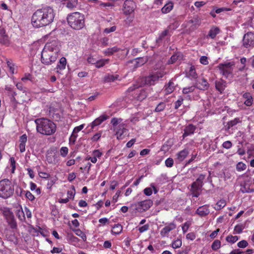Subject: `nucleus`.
Listing matches in <instances>:
<instances>
[{"instance_id":"1","label":"nucleus","mask_w":254,"mask_h":254,"mask_svg":"<svg viewBox=\"0 0 254 254\" xmlns=\"http://www.w3.org/2000/svg\"><path fill=\"white\" fill-rule=\"evenodd\" d=\"M55 13L50 6H46L37 9L31 18L33 26L36 28L44 27L51 24L54 20Z\"/></svg>"},{"instance_id":"2","label":"nucleus","mask_w":254,"mask_h":254,"mask_svg":"<svg viewBox=\"0 0 254 254\" xmlns=\"http://www.w3.org/2000/svg\"><path fill=\"white\" fill-rule=\"evenodd\" d=\"M37 131L45 135H51L57 130L56 125L52 121L45 118H40L35 120Z\"/></svg>"},{"instance_id":"3","label":"nucleus","mask_w":254,"mask_h":254,"mask_svg":"<svg viewBox=\"0 0 254 254\" xmlns=\"http://www.w3.org/2000/svg\"><path fill=\"white\" fill-rule=\"evenodd\" d=\"M67 21L68 25L75 30H80L85 26L84 15L78 12L68 15Z\"/></svg>"},{"instance_id":"4","label":"nucleus","mask_w":254,"mask_h":254,"mask_svg":"<svg viewBox=\"0 0 254 254\" xmlns=\"http://www.w3.org/2000/svg\"><path fill=\"white\" fill-rule=\"evenodd\" d=\"M14 188L11 182L8 179L2 180L0 181V197L7 198L13 193Z\"/></svg>"},{"instance_id":"5","label":"nucleus","mask_w":254,"mask_h":254,"mask_svg":"<svg viewBox=\"0 0 254 254\" xmlns=\"http://www.w3.org/2000/svg\"><path fill=\"white\" fill-rule=\"evenodd\" d=\"M166 72L163 69L157 71L151 72L149 75L145 76L144 78V83L147 85H154L159 80L163 77Z\"/></svg>"},{"instance_id":"6","label":"nucleus","mask_w":254,"mask_h":254,"mask_svg":"<svg viewBox=\"0 0 254 254\" xmlns=\"http://www.w3.org/2000/svg\"><path fill=\"white\" fill-rule=\"evenodd\" d=\"M206 175L204 174L199 175L198 178L195 182L191 185L190 191L193 197H197L200 195L199 191L203 185V180L205 179Z\"/></svg>"},{"instance_id":"7","label":"nucleus","mask_w":254,"mask_h":254,"mask_svg":"<svg viewBox=\"0 0 254 254\" xmlns=\"http://www.w3.org/2000/svg\"><path fill=\"white\" fill-rule=\"evenodd\" d=\"M58 56V54L44 48L41 53V62L46 65H50L56 61Z\"/></svg>"},{"instance_id":"8","label":"nucleus","mask_w":254,"mask_h":254,"mask_svg":"<svg viewBox=\"0 0 254 254\" xmlns=\"http://www.w3.org/2000/svg\"><path fill=\"white\" fill-rule=\"evenodd\" d=\"M235 64L234 62H228L223 64H220L218 65V68L220 72L226 78L232 77V73Z\"/></svg>"},{"instance_id":"9","label":"nucleus","mask_w":254,"mask_h":254,"mask_svg":"<svg viewBox=\"0 0 254 254\" xmlns=\"http://www.w3.org/2000/svg\"><path fill=\"white\" fill-rule=\"evenodd\" d=\"M2 214L10 227L11 229H16L17 227V223L12 212L7 208H4L2 210Z\"/></svg>"},{"instance_id":"10","label":"nucleus","mask_w":254,"mask_h":254,"mask_svg":"<svg viewBox=\"0 0 254 254\" xmlns=\"http://www.w3.org/2000/svg\"><path fill=\"white\" fill-rule=\"evenodd\" d=\"M61 46V43L58 40H54L47 42L44 48L46 50H49V51H51L52 52H55V53L59 54L60 51Z\"/></svg>"},{"instance_id":"11","label":"nucleus","mask_w":254,"mask_h":254,"mask_svg":"<svg viewBox=\"0 0 254 254\" xmlns=\"http://www.w3.org/2000/svg\"><path fill=\"white\" fill-rule=\"evenodd\" d=\"M135 8V3L132 0H126L123 7V13L126 15L131 14L134 12Z\"/></svg>"},{"instance_id":"12","label":"nucleus","mask_w":254,"mask_h":254,"mask_svg":"<svg viewBox=\"0 0 254 254\" xmlns=\"http://www.w3.org/2000/svg\"><path fill=\"white\" fill-rule=\"evenodd\" d=\"M152 204L153 202L150 199L141 201L135 204V209L139 212L145 211L148 210Z\"/></svg>"},{"instance_id":"13","label":"nucleus","mask_w":254,"mask_h":254,"mask_svg":"<svg viewBox=\"0 0 254 254\" xmlns=\"http://www.w3.org/2000/svg\"><path fill=\"white\" fill-rule=\"evenodd\" d=\"M243 46L246 48L254 46V34L251 32L244 35L243 39Z\"/></svg>"},{"instance_id":"14","label":"nucleus","mask_w":254,"mask_h":254,"mask_svg":"<svg viewBox=\"0 0 254 254\" xmlns=\"http://www.w3.org/2000/svg\"><path fill=\"white\" fill-rule=\"evenodd\" d=\"M0 44L6 46L10 44L9 36L6 33L5 30L1 27H0Z\"/></svg>"},{"instance_id":"15","label":"nucleus","mask_w":254,"mask_h":254,"mask_svg":"<svg viewBox=\"0 0 254 254\" xmlns=\"http://www.w3.org/2000/svg\"><path fill=\"white\" fill-rule=\"evenodd\" d=\"M176 228V225L174 222H171L164 227L160 231V235L162 237H168L170 231Z\"/></svg>"},{"instance_id":"16","label":"nucleus","mask_w":254,"mask_h":254,"mask_svg":"<svg viewBox=\"0 0 254 254\" xmlns=\"http://www.w3.org/2000/svg\"><path fill=\"white\" fill-rule=\"evenodd\" d=\"M116 131V134L117 135L118 139H122V135L126 133L127 131L126 125L125 124H120L116 128L114 129Z\"/></svg>"},{"instance_id":"17","label":"nucleus","mask_w":254,"mask_h":254,"mask_svg":"<svg viewBox=\"0 0 254 254\" xmlns=\"http://www.w3.org/2000/svg\"><path fill=\"white\" fill-rule=\"evenodd\" d=\"M189 154V151L188 148H185L179 151L176 154V161L180 163L184 161Z\"/></svg>"},{"instance_id":"18","label":"nucleus","mask_w":254,"mask_h":254,"mask_svg":"<svg viewBox=\"0 0 254 254\" xmlns=\"http://www.w3.org/2000/svg\"><path fill=\"white\" fill-rule=\"evenodd\" d=\"M195 85L196 88L202 90H205L209 87V84L207 80L204 78H202L200 80H197Z\"/></svg>"},{"instance_id":"19","label":"nucleus","mask_w":254,"mask_h":254,"mask_svg":"<svg viewBox=\"0 0 254 254\" xmlns=\"http://www.w3.org/2000/svg\"><path fill=\"white\" fill-rule=\"evenodd\" d=\"M210 213L208 206L204 205L199 207L196 211V213L201 217H204L207 216Z\"/></svg>"},{"instance_id":"20","label":"nucleus","mask_w":254,"mask_h":254,"mask_svg":"<svg viewBox=\"0 0 254 254\" xmlns=\"http://www.w3.org/2000/svg\"><path fill=\"white\" fill-rule=\"evenodd\" d=\"M195 129L196 127L194 126L192 124H189L184 129V133L183 134V138H185L187 136L193 134Z\"/></svg>"},{"instance_id":"21","label":"nucleus","mask_w":254,"mask_h":254,"mask_svg":"<svg viewBox=\"0 0 254 254\" xmlns=\"http://www.w3.org/2000/svg\"><path fill=\"white\" fill-rule=\"evenodd\" d=\"M46 160L49 164H56L58 162L57 156L52 152H48L46 155Z\"/></svg>"},{"instance_id":"22","label":"nucleus","mask_w":254,"mask_h":254,"mask_svg":"<svg viewBox=\"0 0 254 254\" xmlns=\"http://www.w3.org/2000/svg\"><path fill=\"white\" fill-rule=\"evenodd\" d=\"M243 97L246 99V100L244 101V104L247 106H250L252 105L253 99L251 93L249 92L244 93L243 95Z\"/></svg>"},{"instance_id":"23","label":"nucleus","mask_w":254,"mask_h":254,"mask_svg":"<svg viewBox=\"0 0 254 254\" xmlns=\"http://www.w3.org/2000/svg\"><path fill=\"white\" fill-rule=\"evenodd\" d=\"M107 119H108V116H107L106 115H102V116H100L99 118L96 119L91 123V127L94 128V127L100 125L103 122H104Z\"/></svg>"},{"instance_id":"24","label":"nucleus","mask_w":254,"mask_h":254,"mask_svg":"<svg viewBox=\"0 0 254 254\" xmlns=\"http://www.w3.org/2000/svg\"><path fill=\"white\" fill-rule=\"evenodd\" d=\"M226 81L221 80L215 82L216 89L221 93L223 92L226 87Z\"/></svg>"},{"instance_id":"25","label":"nucleus","mask_w":254,"mask_h":254,"mask_svg":"<svg viewBox=\"0 0 254 254\" xmlns=\"http://www.w3.org/2000/svg\"><path fill=\"white\" fill-rule=\"evenodd\" d=\"M188 23L192 24L190 28L191 30H193L196 29L200 25V21L199 19H198L197 17H194L192 19L188 21Z\"/></svg>"},{"instance_id":"26","label":"nucleus","mask_w":254,"mask_h":254,"mask_svg":"<svg viewBox=\"0 0 254 254\" xmlns=\"http://www.w3.org/2000/svg\"><path fill=\"white\" fill-rule=\"evenodd\" d=\"M175 85L172 80H170L169 83L165 86L166 93L170 94L173 92L175 89Z\"/></svg>"},{"instance_id":"27","label":"nucleus","mask_w":254,"mask_h":254,"mask_svg":"<svg viewBox=\"0 0 254 254\" xmlns=\"http://www.w3.org/2000/svg\"><path fill=\"white\" fill-rule=\"evenodd\" d=\"M241 121L239 118H235L233 120L228 122L227 125L225 126V130H228L230 128L240 123Z\"/></svg>"},{"instance_id":"28","label":"nucleus","mask_w":254,"mask_h":254,"mask_svg":"<svg viewBox=\"0 0 254 254\" xmlns=\"http://www.w3.org/2000/svg\"><path fill=\"white\" fill-rule=\"evenodd\" d=\"M120 50V49L116 46L112 48H109L103 51L104 54L106 56H110L114 54L115 53L118 52Z\"/></svg>"},{"instance_id":"29","label":"nucleus","mask_w":254,"mask_h":254,"mask_svg":"<svg viewBox=\"0 0 254 254\" xmlns=\"http://www.w3.org/2000/svg\"><path fill=\"white\" fill-rule=\"evenodd\" d=\"M220 32V29L217 27H212L209 31L208 36L212 39H214Z\"/></svg>"},{"instance_id":"30","label":"nucleus","mask_w":254,"mask_h":254,"mask_svg":"<svg viewBox=\"0 0 254 254\" xmlns=\"http://www.w3.org/2000/svg\"><path fill=\"white\" fill-rule=\"evenodd\" d=\"M147 60L148 59L147 57L138 58L135 59V67H137L143 65L147 62Z\"/></svg>"},{"instance_id":"31","label":"nucleus","mask_w":254,"mask_h":254,"mask_svg":"<svg viewBox=\"0 0 254 254\" xmlns=\"http://www.w3.org/2000/svg\"><path fill=\"white\" fill-rule=\"evenodd\" d=\"M182 58V55L180 54H176L172 55L170 59L168 61V64H173L178 60H181Z\"/></svg>"},{"instance_id":"32","label":"nucleus","mask_w":254,"mask_h":254,"mask_svg":"<svg viewBox=\"0 0 254 254\" xmlns=\"http://www.w3.org/2000/svg\"><path fill=\"white\" fill-rule=\"evenodd\" d=\"M66 64V60L64 57L60 59V62L57 66V68L60 70L65 69Z\"/></svg>"},{"instance_id":"33","label":"nucleus","mask_w":254,"mask_h":254,"mask_svg":"<svg viewBox=\"0 0 254 254\" xmlns=\"http://www.w3.org/2000/svg\"><path fill=\"white\" fill-rule=\"evenodd\" d=\"M173 7V4L172 2H170L166 3L161 9L162 12L163 13H167L169 12Z\"/></svg>"},{"instance_id":"34","label":"nucleus","mask_w":254,"mask_h":254,"mask_svg":"<svg viewBox=\"0 0 254 254\" xmlns=\"http://www.w3.org/2000/svg\"><path fill=\"white\" fill-rule=\"evenodd\" d=\"M240 191L243 193H250L254 191V190L250 189L248 184L244 183L241 185Z\"/></svg>"},{"instance_id":"35","label":"nucleus","mask_w":254,"mask_h":254,"mask_svg":"<svg viewBox=\"0 0 254 254\" xmlns=\"http://www.w3.org/2000/svg\"><path fill=\"white\" fill-rule=\"evenodd\" d=\"M123 230L122 226L120 224H117L114 225L112 230V233L116 235L120 234Z\"/></svg>"},{"instance_id":"36","label":"nucleus","mask_w":254,"mask_h":254,"mask_svg":"<svg viewBox=\"0 0 254 254\" xmlns=\"http://www.w3.org/2000/svg\"><path fill=\"white\" fill-rule=\"evenodd\" d=\"M78 4L77 0H68L66 2V7L70 9L77 7Z\"/></svg>"},{"instance_id":"37","label":"nucleus","mask_w":254,"mask_h":254,"mask_svg":"<svg viewBox=\"0 0 254 254\" xmlns=\"http://www.w3.org/2000/svg\"><path fill=\"white\" fill-rule=\"evenodd\" d=\"M109 59H101L97 60L95 65L96 67L100 68L109 63Z\"/></svg>"},{"instance_id":"38","label":"nucleus","mask_w":254,"mask_h":254,"mask_svg":"<svg viewBox=\"0 0 254 254\" xmlns=\"http://www.w3.org/2000/svg\"><path fill=\"white\" fill-rule=\"evenodd\" d=\"M122 121L123 119H122L121 118L118 119L116 118H113L111 120V123L112 124L113 126L114 129L116 128L119 125H120V124H123L122 123Z\"/></svg>"},{"instance_id":"39","label":"nucleus","mask_w":254,"mask_h":254,"mask_svg":"<svg viewBox=\"0 0 254 254\" xmlns=\"http://www.w3.org/2000/svg\"><path fill=\"white\" fill-rule=\"evenodd\" d=\"M188 76L191 79H195L197 77V74L196 73L195 68L193 66L190 67V70L188 73Z\"/></svg>"},{"instance_id":"40","label":"nucleus","mask_w":254,"mask_h":254,"mask_svg":"<svg viewBox=\"0 0 254 254\" xmlns=\"http://www.w3.org/2000/svg\"><path fill=\"white\" fill-rule=\"evenodd\" d=\"M226 204V201L224 199H221L217 202L216 206L214 207V209L217 210H220L224 207Z\"/></svg>"},{"instance_id":"41","label":"nucleus","mask_w":254,"mask_h":254,"mask_svg":"<svg viewBox=\"0 0 254 254\" xmlns=\"http://www.w3.org/2000/svg\"><path fill=\"white\" fill-rule=\"evenodd\" d=\"M16 216L21 221L25 220V214L22 208L17 210Z\"/></svg>"},{"instance_id":"42","label":"nucleus","mask_w":254,"mask_h":254,"mask_svg":"<svg viewBox=\"0 0 254 254\" xmlns=\"http://www.w3.org/2000/svg\"><path fill=\"white\" fill-rule=\"evenodd\" d=\"M239 240V237L237 236H233L232 235H229L226 238V240L231 243H234L236 242H237Z\"/></svg>"},{"instance_id":"43","label":"nucleus","mask_w":254,"mask_h":254,"mask_svg":"<svg viewBox=\"0 0 254 254\" xmlns=\"http://www.w3.org/2000/svg\"><path fill=\"white\" fill-rule=\"evenodd\" d=\"M195 88L196 87L195 85L190 87H185L183 89L182 92L183 94H187L189 93L192 92Z\"/></svg>"},{"instance_id":"44","label":"nucleus","mask_w":254,"mask_h":254,"mask_svg":"<svg viewBox=\"0 0 254 254\" xmlns=\"http://www.w3.org/2000/svg\"><path fill=\"white\" fill-rule=\"evenodd\" d=\"M166 107V104L164 102H160L156 107L155 112H160L163 111Z\"/></svg>"},{"instance_id":"45","label":"nucleus","mask_w":254,"mask_h":254,"mask_svg":"<svg viewBox=\"0 0 254 254\" xmlns=\"http://www.w3.org/2000/svg\"><path fill=\"white\" fill-rule=\"evenodd\" d=\"M221 247V242L218 240H215L211 245V248L213 250H217Z\"/></svg>"},{"instance_id":"46","label":"nucleus","mask_w":254,"mask_h":254,"mask_svg":"<svg viewBox=\"0 0 254 254\" xmlns=\"http://www.w3.org/2000/svg\"><path fill=\"white\" fill-rule=\"evenodd\" d=\"M182 244L181 240L178 239L173 241L172 246L174 249H177L181 247Z\"/></svg>"},{"instance_id":"47","label":"nucleus","mask_w":254,"mask_h":254,"mask_svg":"<svg viewBox=\"0 0 254 254\" xmlns=\"http://www.w3.org/2000/svg\"><path fill=\"white\" fill-rule=\"evenodd\" d=\"M147 97L146 91L142 89L140 91L139 95L137 96V98L138 100H142Z\"/></svg>"},{"instance_id":"48","label":"nucleus","mask_w":254,"mask_h":254,"mask_svg":"<svg viewBox=\"0 0 254 254\" xmlns=\"http://www.w3.org/2000/svg\"><path fill=\"white\" fill-rule=\"evenodd\" d=\"M72 190H68L67 194V197L69 198L73 199L75 194V188L73 186H72L71 187Z\"/></svg>"},{"instance_id":"49","label":"nucleus","mask_w":254,"mask_h":254,"mask_svg":"<svg viewBox=\"0 0 254 254\" xmlns=\"http://www.w3.org/2000/svg\"><path fill=\"white\" fill-rule=\"evenodd\" d=\"M247 168V166L243 162H239L236 166L237 170L238 171H242L245 170Z\"/></svg>"},{"instance_id":"50","label":"nucleus","mask_w":254,"mask_h":254,"mask_svg":"<svg viewBox=\"0 0 254 254\" xmlns=\"http://www.w3.org/2000/svg\"><path fill=\"white\" fill-rule=\"evenodd\" d=\"M169 30L168 29H166L164 30L159 35L158 38L157 40V42L159 41H161L163 39L165 38L166 36H167L169 34Z\"/></svg>"},{"instance_id":"51","label":"nucleus","mask_w":254,"mask_h":254,"mask_svg":"<svg viewBox=\"0 0 254 254\" xmlns=\"http://www.w3.org/2000/svg\"><path fill=\"white\" fill-rule=\"evenodd\" d=\"M118 77V75H116V76L113 75H108L105 77V80L106 82H112L115 80V79H117Z\"/></svg>"},{"instance_id":"52","label":"nucleus","mask_w":254,"mask_h":254,"mask_svg":"<svg viewBox=\"0 0 254 254\" xmlns=\"http://www.w3.org/2000/svg\"><path fill=\"white\" fill-rule=\"evenodd\" d=\"M184 99L182 96H180L178 100L175 103V109H178L183 104Z\"/></svg>"},{"instance_id":"53","label":"nucleus","mask_w":254,"mask_h":254,"mask_svg":"<svg viewBox=\"0 0 254 254\" xmlns=\"http://www.w3.org/2000/svg\"><path fill=\"white\" fill-rule=\"evenodd\" d=\"M68 152V149L66 147H62L60 149V154L64 157H65L67 155Z\"/></svg>"},{"instance_id":"54","label":"nucleus","mask_w":254,"mask_h":254,"mask_svg":"<svg viewBox=\"0 0 254 254\" xmlns=\"http://www.w3.org/2000/svg\"><path fill=\"white\" fill-rule=\"evenodd\" d=\"M165 165L167 167H172L174 164V160L172 158H167L165 162Z\"/></svg>"},{"instance_id":"55","label":"nucleus","mask_w":254,"mask_h":254,"mask_svg":"<svg viewBox=\"0 0 254 254\" xmlns=\"http://www.w3.org/2000/svg\"><path fill=\"white\" fill-rule=\"evenodd\" d=\"M237 246L240 248H245L248 246V243L246 240H242L237 244Z\"/></svg>"},{"instance_id":"56","label":"nucleus","mask_w":254,"mask_h":254,"mask_svg":"<svg viewBox=\"0 0 254 254\" xmlns=\"http://www.w3.org/2000/svg\"><path fill=\"white\" fill-rule=\"evenodd\" d=\"M25 196L30 201H33L35 199L34 195H33L32 193L30 192V191L28 190L26 191L25 192Z\"/></svg>"},{"instance_id":"57","label":"nucleus","mask_w":254,"mask_h":254,"mask_svg":"<svg viewBox=\"0 0 254 254\" xmlns=\"http://www.w3.org/2000/svg\"><path fill=\"white\" fill-rule=\"evenodd\" d=\"M190 225V223L189 222H186L183 224V225L182 226V230L183 233H186L187 232Z\"/></svg>"},{"instance_id":"58","label":"nucleus","mask_w":254,"mask_h":254,"mask_svg":"<svg viewBox=\"0 0 254 254\" xmlns=\"http://www.w3.org/2000/svg\"><path fill=\"white\" fill-rule=\"evenodd\" d=\"M75 232L76 235L81 237L83 240H86V235L81 230L77 229L75 231Z\"/></svg>"},{"instance_id":"59","label":"nucleus","mask_w":254,"mask_h":254,"mask_svg":"<svg viewBox=\"0 0 254 254\" xmlns=\"http://www.w3.org/2000/svg\"><path fill=\"white\" fill-rule=\"evenodd\" d=\"M116 26H113L110 28H106L104 30V32L106 34H109L111 32H114L116 30Z\"/></svg>"},{"instance_id":"60","label":"nucleus","mask_w":254,"mask_h":254,"mask_svg":"<svg viewBox=\"0 0 254 254\" xmlns=\"http://www.w3.org/2000/svg\"><path fill=\"white\" fill-rule=\"evenodd\" d=\"M243 227L241 225H237L234 228L235 233L241 234L243 231Z\"/></svg>"},{"instance_id":"61","label":"nucleus","mask_w":254,"mask_h":254,"mask_svg":"<svg viewBox=\"0 0 254 254\" xmlns=\"http://www.w3.org/2000/svg\"><path fill=\"white\" fill-rule=\"evenodd\" d=\"M10 160L11 166L12 167L11 172H12V173H13L14 172V171H15V168H16V165H15L16 162H15V161L13 157H11L10 159Z\"/></svg>"},{"instance_id":"62","label":"nucleus","mask_w":254,"mask_h":254,"mask_svg":"<svg viewBox=\"0 0 254 254\" xmlns=\"http://www.w3.org/2000/svg\"><path fill=\"white\" fill-rule=\"evenodd\" d=\"M200 63L204 65L208 64V58L206 56H202L200 58Z\"/></svg>"},{"instance_id":"63","label":"nucleus","mask_w":254,"mask_h":254,"mask_svg":"<svg viewBox=\"0 0 254 254\" xmlns=\"http://www.w3.org/2000/svg\"><path fill=\"white\" fill-rule=\"evenodd\" d=\"M27 140V136L26 134H24L20 137L19 141L20 143L26 144Z\"/></svg>"},{"instance_id":"64","label":"nucleus","mask_w":254,"mask_h":254,"mask_svg":"<svg viewBox=\"0 0 254 254\" xmlns=\"http://www.w3.org/2000/svg\"><path fill=\"white\" fill-rule=\"evenodd\" d=\"M232 146V142L230 141H226L223 142L222 146L226 149H229Z\"/></svg>"}]
</instances>
